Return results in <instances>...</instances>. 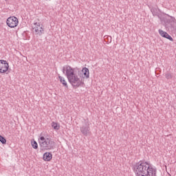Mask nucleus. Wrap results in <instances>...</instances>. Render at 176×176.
Instances as JSON below:
<instances>
[{
	"label": "nucleus",
	"mask_w": 176,
	"mask_h": 176,
	"mask_svg": "<svg viewBox=\"0 0 176 176\" xmlns=\"http://www.w3.org/2000/svg\"><path fill=\"white\" fill-rule=\"evenodd\" d=\"M52 126L53 127V129L54 130H59L60 129V126H58V124L54 122H53L52 123Z\"/></svg>",
	"instance_id": "obj_13"
},
{
	"label": "nucleus",
	"mask_w": 176,
	"mask_h": 176,
	"mask_svg": "<svg viewBox=\"0 0 176 176\" xmlns=\"http://www.w3.org/2000/svg\"><path fill=\"white\" fill-rule=\"evenodd\" d=\"M6 23L10 28H16L19 25V19L16 16H10L8 18Z\"/></svg>",
	"instance_id": "obj_4"
},
{
	"label": "nucleus",
	"mask_w": 176,
	"mask_h": 176,
	"mask_svg": "<svg viewBox=\"0 0 176 176\" xmlns=\"http://www.w3.org/2000/svg\"><path fill=\"white\" fill-rule=\"evenodd\" d=\"M80 131L82 135H85V137L91 134V131H90V124L89 122H85V124L80 127Z\"/></svg>",
	"instance_id": "obj_6"
},
{
	"label": "nucleus",
	"mask_w": 176,
	"mask_h": 176,
	"mask_svg": "<svg viewBox=\"0 0 176 176\" xmlns=\"http://www.w3.org/2000/svg\"><path fill=\"white\" fill-rule=\"evenodd\" d=\"M33 30L36 33V35H38L41 36V35H43V34H45V30L43 29V27L41 25V23L36 22L34 23Z\"/></svg>",
	"instance_id": "obj_5"
},
{
	"label": "nucleus",
	"mask_w": 176,
	"mask_h": 176,
	"mask_svg": "<svg viewBox=\"0 0 176 176\" xmlns=\"http://www.w3.org/2000/svg\"><path fill=\"white\" fill-rule=\"evenodd\" d=\"M44 155H52V153H50V152H49V153L45 152V153H44Z\"/></svg>",
	"instance_id": "obj_17"
},
{
	"label": "nucleus",
	"mask_w": 176,
	"mask_h": 176,
	"mask_svg": "<svg viewBox=\"0 0 176 176\" xmlns=\"http://www.w3.org/2000/svg\"><path fill=\"white\" fill-rule=\"evenodd\" d=\"M43 159L45 162H50L53 159V156L52 155H43Z\"/></svg>",
	"instance_id": "obj_11"
},
{
	"label": "nucleus",
	"mask_w": 176,
	"mask_h": 176,
	"mask_svg": "<svg viewBox=\"0 0 176 176\" xmlns=\"http://www.w3.org/2000/svg\"><path fill=\"white\" fill-rule=\"evenodd\" d=\"M104 40L106 43H111V42H112V37L111 36H104Z\"/></svg>",
	"instance_id": "obj_12"
},
{
	"label": "nucleus",
	"mask_w": 176,
	"mask_h": 176,
	"mask_svg": "<svg viewBox=\"0 0 176 176\" xmlns=\"http://www.w3.org/2000/svg\"><path fill=\"white\" fill-rule=\"evenodd\" d=\"M0 142H1V144H6V139L2 135H0Z\"/></svg>",
	"instance_id": "obj_16"
},
{
	"label": "nucleus",
	"mask_w": 176,
	"mask_h": 176,
	"mask_svg": "<svg viewBox=\"0 0 176 176\" xmlns=\"http://www.w3.org/2000/svg\"><path fill=\"white\" fill-rule=\"evenodd\" d=\"M41 151H50V149H54L56 143L48 138L41 136L38 139Z\"/></svg>",
	"instance_id": "obj_3"
},
{
	"label": "nucleus",
	"mask_w": 176,
	"mask_h": 176,
	"mask_svg": "<svg viewBox=\"0 0 176 176\" xmlns=\"http://www.w3.org/2000/svg\"><path fill=\"white\" fill-rule=\"evenodd\" d=\"M9 69V63L6 60H0V74H5Z\"/></svg>",
	"instance_id": "obj_7"
},
{
	"label": "nucleus",
	"mask_w": 176,
	"mask_h": 176,
	"mask_svg": "<svg viewBox=\"0 0 176 176\" xmlns=\"http://www.w3.org/2000/svg\"><path fill=\"white\" fill-rule=\"evenodd\" d=\"M165 78L167 79H173V75H171L170 73L167 72L165 74Z\"/></svg>",
	"instance_id": "obj_15"
},
{
	"label": "nucleus",
	"mask_w": 176,
	"mask_h": 176,
	"mask_svg": "<svg viewBox=\"0 0 176 176\" xmlns=\"http://www.w3.org/2000/svg\"><path fill=\"white\" fill-rule=\"evenodd\" d=\"M59 79H60V83H62L63 86H64L65 87L68 88V84L67 83V81L65 80V78H64V77L59 76H58Z\"/></svg>",
	"instance_id": "obj_10"
},
{
	"label": "nucleus",
	"mask_w": 176,
	"mask_h": 176,
	"mask_svg": "<svg viewBox=\"0 0 176 176\" xmlns=\"http://www.w3.org/2000/svg\"><path fill=\"white\" fill-rule=\"evenodd\" d=\"M82 72L85 78H89L90 76V73L89 72V69L87 67H84L82 69Z\"/></svg>",
	"instance_id": "obj_9"
},
{
	"label": "nucleus",
	"mask_w": 176,
	"mask_h": 176,
	"mask_svg": "<svg viewBox=\"0 0 176 176\" xmlns=\"http://www.w3.org/2000/svg\"><path fill=\"white\" fill-rule=\"evenodd\" d=\"M136 176H156V168L147 162H139L135 167Z\"/></svg>",
	"instance_id": "obj_2"
},
{
	"label": "nucleus",
	"mask_w": 176,
	"mask_h": 176,
	"mask_svg": "<svg viewBox=\"0 0 176 176\" xmlns=\"http://www.w3.org/2000/svg\"><path fill=\"white\" fill-rule=\"evenodd\" d=\"M153 16H156V14L155 12H153Z\"/></svg>",
	"instance_id": "obj_18"
},
{
	"label": "nucleus",
	"mask_w": 176,
	"mask_h": 176,
	"mask_svg": "<svg viewBox=\"0 0 176 176\" xmlns=\"http://www.w3.org/2000/svg\"><path fill=\"white\" fill-rule=\"evenodd\" d=\"M158 32L160 34V35H161V36H162L163 38H166V39H168L169 41H173V37H171V36H170V34H168V33H167L166 32H164L162 30H159Z\"/></svg>",
	"instance_id": "obj_8"
},
{
	"label": "nucleus",
	"mask_w": 176,
	"mask_h": 176,
	"mask_svg": "<svg viewBox=\"0 0 176 176\" xmlns=\"http://www.w3.org/2000/svg\"><path fill=\"white\" fill-rule=\"evenodd\" d=\"M66 76L74 89H78V87H80L85 85L83 80H82V76L80 74L82 72L78 69H73L71 66L63 67V72L65 74Z\"/></svg>",
	"instance_id": "obj_1"
},
{
	"label": "nucleus",
	"mask_w": 176,
	"mask_h": 176,
	"mask_svg": "<svg viewBox=\"0 0 176 176\" xmlns=\"http://www.w3.org/2000/svg\"><path fill=\"white\" fill-rule=\"evenodd\" d=\"M32 144V148H34V149H38V143L36 142V141L33 140L31 142Z\"/></svg>",
	"instance_id": "obj_14"
}]
</instances>
